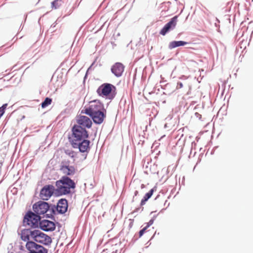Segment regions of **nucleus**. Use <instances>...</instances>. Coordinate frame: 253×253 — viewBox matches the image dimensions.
Segmentation results:
<instances>
[{
  "instance_id": "f257e3e1",
  "label": "nucleus",
  "mask_w": 253,
  "mask_h": 253,
  "mask_svg": "<svg viewBox=\"0 0 253 253\" xmlns=\"http://www.w3.org/2000/svg\"><path fill=\"white\" fill-rule=\"evenodd\" d=\"M56 192L60 195L71 193V190L76 187L75 182L69 177L63 176L60 179L55 182Z\"/></svg>"
},
{
  "instance_id": "f03ea898",
  "label": "nucleus",
  "mask_w": 253,
  "mask_h": 253,
  "mask_svg": "<svg viewBox=\"0 0 253 253\" xmlns=\"http://www.w3.org/2000/svg\"><path fill=\"white\" fill-rule=\"evenodd\" d=\"M72 134L70 137L71 144L74 142L82 141L88 137L87 131L85 128L80 126L74 125L72 129Z\"/></svg>"
},
{
  "instance_id": "7ed1b4c3",
  "label": "nucleus",
  "mask_w": 253,
  "mask_h": 253,
  "mask_svg": "<svg viewBox=\"0 0 253 253\" xmlns=\"http://www.w3.org/2000/svg\"><path fill=\"white\" fill-rule=\"evenodd\" d=\"M116 90V88L114 85L104 83L98 88L96 91L99 96L111 99L114 97Z\"/></svg>"
},
{
  "instance_id": "20e7f679",
  "label": "nucleus",
  "mask_w": 253,
  "mask_h": 253,
  "mask_svg": "<svg viewBox=\"0 0 253 253\" xmlns=\"http://www.w3.org/2000/svg\"><path fill=\"white\" fill-rule=\"evenodd\" d=\"M101 110H104L103 104L99 100H94L90 101L82 110L81 113H84L90 116Z\"/></svg>"
},
{
  "instance_id": "39448f33",
  "label": "nucleus",
  "mask_w": 253,
  "mask_h": 253,
  "mask_svg": "<svg viewBox=\"0 0 253 253\" xmlns=\"http://www.w3.org/2000/svg\"><path fill=\"white\" fill-rule=\"evenodd\" d=\"M41 217L36 213L31 211L28 212L25 216L23 222L25 225L31 227H36L38 226Z\"/></svg>"
},
{
  "instance_id": "423d86ee",
  "label": "nucleus",
  "mask_w": 253,
  "mask_h": 253,
  "mask_svg": "<svg viewBox=\"0 0 253 253\" xmlns=\"http://www.w3.org/2000/svg\"><path fill=\"white\" fill-rule=\"evenodd\" d=\"M69 161H64L61 163L60 170L66 176H71L74 175L77 172V169L74 166L69 164Z\"/></svg>"
},
{
  "instance_id": "0eeeda50",
  "label": "nucleus",
  "mask_w": 253,
  "mask_h": 253,
  "mask_svg": "<svg viewBox=\"0 0 253 253\" xmlns=\"http://www.w3.org/2000/svg\"><path fill=\"white\" fill-rule=\"evenodd\" d=\"M33 235V240L35 242L43 244L45 245L50 244L52 242L51 238L49 236L39 230H35V233Z\"/></svg>"
},
{
  "instance_id": "6e6552de",
  "label": "nucleus",
  "mask_w": 253,
  "mask_h": 253,
  "mask_svg": "<svg viewBox=\"0 0 253 253\" xmlns=\"http://www.w3.org/2000/svg\"><path fill=\"white\" fill-rule=\"evenodd\" d=\"M33 209L38 215H44L49 210V206L47 203L40 201L34 204Z\"/></svg>"
},
{
  "instance_id": "1a4fd4ad",
  "label": "nucleus",
  "mask_w": 253,
  "mask_h": 253,
  "mask_svg": "<svg viewBox=\"0 0 253 253\" xmlns=\"http://www.w3.org/2000/svg\"><path fill=\"white\" fill-rule=\"evenodd\" d=\"M26 248L29 251V253H47L46 249L34 242H28L26 244Z\"/></svg>"
},
{
  "instance_id": "9d476101",
  "label": "nucleus",
  "mask_w": 253,
  "mask_h": 253,
  "mask_svg": "<svg viewBox=\"0 0 253 253\" xmlns=\"http://www.w3.org/2000/svg\"><path fill=\"white\" fill-rule=\"evenodd\" d=\"M54 191L53 185H47L44 186L41 190L40 196L43 200H48L52 195Z\"/></svg>"
},
{
  "instance_id": "9b49d317",
  "label": "nucleus",
  "mask_w": 253,
  "mask_h": 253,
  "mask_svg": "<svg viewBox=\"0 0 253 253\" xmlns=\"http://www.w3.org/2000/svg\"><path fill=\"white\" fill-rule=\"evenodd\" d=\"M89 144L90 141L84 139L82 141H79L78 142L71 143V145L74 148H79L80 152H85L89 150Z\"/></svg>"
},
{
  "instance_id": "f8f14e48",
  "label": "nucleus",
  "mask_w": 253,
  "mask_h": 253,
  "mask_svg": "<svg viewBox=\"0 0 253 253\" xmlns=\"http://www.w3.org/2000/svg\"><path fill=\"white\" fill-rule=\"evenodd\" d=\"M177 16H175L172 17L161 30L160 34L162 35L165 36L170 29H174L177 24Z\"/></svg>"
},
{
  "instance_id": "ddd939ff",
  "label": "nucleus",
  "mask_w": 253,
  "mask_h": 253,
  "mask_svg": "<svg viewBox=\"0 0 253 253\" xmlns=\"http://www.w3.org/2000/svg\"><path fill=\"white\" fill-rule=\"evenodd\" d=\"M90 117L95 124L100 125L103 122L104 119L106 118V110L104 109V110H101L99 112L90 115Z\"/></svg>"
},
{
  "instance_id": "4468645a",
  "label": "nucleus",
  "mask_w": 253,
  "mask_h": 253,
  "mask_svg": "<svg viewBox=\"0 0 253 253\" xmlns=\"http://www.w3.org/2000/svg\"><path fill=\"white\" fill-rule=\"evenodd\" d=\"M77 123L78 126L81 127L90 128L92 126L91 120L87 116L80 115L77 119Z\"/></svg>"
},
{
  "instance_id": "2eb2a0df",
  "label": "nucleus",
  "mask_w": 253,
  "mask_h": 253,
  "mask_svg": "<svg viewBox=\"0 0 253 253\" xmlns=\"http://www.w3.org/2000/svg\"><path fill=\"white\" fill-rule=\"evenodd\" d=\"M39 224L41 229L45 231H53L55 228L54 222L48 220H42L40 221Z\"/></svg>"
},
{
  "instance_id": "dca6fc26",
  "label": "nucleus",
  "mask_w": 253,
  "mask_h": 253,
  "mask_svg": "<svg viewBox=\"0 0 253 253\" xmlns=\"http://www.w3.org/2000/svg\"><path fill=\"white\" fill-rule=\"evenodd\" d=\"M68 207L67 200L65 199H61L59 200L57 203L56 207V211L58 213H64L67 211Z\"/></svg>"
},
{
  "instance_id": "f3484780",
  "label": "nucleus",
  "mask_w": 253,
  "mask_h": 253,
  "mask_svg": "<svg viewBox=\"0 0 253 253\" xmlns=\"http://www.w3.org/2000/svg\"><path fill=\"white\" fill-rule=\"evenodd\" d=\"M125 66L120 62L116 63L111 68L112 72L117 77L122 76L124 71Z\"/></svg>"
},
{
  "instance_id": "a211bd4d",
  "label": "nucleus",
  "mask_w": 253,
  "mask_h": 253,
  "mask_svg": "<svg viewBox=\"0 0 253 253\" xmlns=\"http://www.w3.org/2000/svg\"><path fill=\"white\" fill-rule=\"evenodd\" d=\"M35 233V230L32 231L30 229H24L21 233V238L23 241L30 242V239H34L33 234Z\"/></svg>"
},
{
  "instance_id": "6ab92c4d",
  "label": "nucleus",
  "mask_w": 253,
  "mask_h": 253,
  "mask_svg": "<svg viewBox=\"0 0 253 253\" xmlns=\"http://www.w3.org/2000/svg\"><path fill=\"white\" fill-rule=\"evenodd\" d=\"M188 43L183 41H172L169 43V49H172L180 46H183Z\"/></svg>"
},
{
  "instance_id": "aec40b11",
  "label": "nucleus",
  "mask_w": 253,
  "mask_h": 253,
  "mask_svg": "<svg viewBox=\"0 0 253 253\" xmlns=\"http://www.w3.org/2000/svg\"><path fill=\"white\" fill-rule=\"evenodd\" d=\"M154 189H151L148 193H147L143 198L141 201V206H143L145 204L146 202L152 196L154 192Z\"/></svg>"
},
{
  "instance_id": "412c9836",
  "label": "nucleus",
  "mask_w": 253,
  "mask_h": 253,
  "mask_svg": "<svg viewBox=\"0 0 253 253\" xmlns=\"http://www.w3.org/2000/svg\"><path fill=\"white\" fill-rule=\"evenodd\" d=\"M52 102V99L50 98L46 97L43 102L41 104V106L42 108H44L50 105Z\"/></svg>"
},
{
  "instance_id": "4be33fe9",
  "label": "nucleus",
  "mask_w": 253,
  "mask_h": 253,
  "mask_svg": "<svg viewBox=\"0 0 253 253\" xmlns=\"http://www.w3.org/2000/svg\"><path fill=\"white\" fill-rule=\"evenodd\" d=\"M65 153L71 158H74L76 156V153L72 150H67Z\"/></svg>"
},
{
  "instance_id": "5701e85b",
  "label": "nucleus",
  "mask_w": 253,
  "mask_h": 253,
  "mask_svg": "<svg viewBox=\"0 0 253 253\" xmlns=\"http://www.w3.org/2000/svg\"><path fill=\"white\" fill-rule=\"evenodd\" d=\"M58 0H55L52 2V5L53 7L55 8H57L59 6L58 5Z\"/></svg>"
},
{
  "instance_id": "b1692460",
  "label": "nucleus",
  "mask_w": 253,
  "mask_h": 253,
  "mask_svg": "<svg viewBox=\"0 0 253 253\" xmlns=\"http://www.w3.org/2000/svg\"><path fill=\"white\" fill-rule=\"evenodd\" d=\"M147 229V228H146V227L145 226L139 231V237H141L143 235V234L144 233Z\"/></svg>"
},
{
  "instance_id": "393cba45",
  "label": "nucleus",
  "mask_w": 253,
  "mask_h": 253,
  "mask_svg": "<svg viewBox=\"0 0 253 253\" xmlns=\"http://www.w3.org/2000/svg\"><path fill=\"white\" fill-rule=\"evenodd\" d=\"M154 223V219H151L147 223V225L146 226V228H148L150 225L153 224Z\"/></svg>"
},
{
  "instance_id": "a878e982",
  "label": "nucleus",
  "mask_w": 253,
  "mask_h": 253,
  "mask_svg": "<svg viewBox=\"0 0 253 253\" xmlns=\"http://www.w3.org/2000/svg\"><path fill=\"white\" fill-rule=\"evenodd\" d=\"M183 87V84L182 83H177V86H176V89H178L180 88H181Z\"/></svg>"
},
{
  "instance_id": "bb28decb",
  "label": "nucleus",
  "mask_w": 253,
  "mask_h": 253,
  "mask_svg": "<svg viewBox=\"0 0 253 253\" xmlns=\"http://www.w3.org/2000/svg\"><path fill=\"white\" fill-rule=\"evenodd\" d=\"M137 194H138V191H136L135 192V195H136Z\"/></svg>"
}]
</instances>
